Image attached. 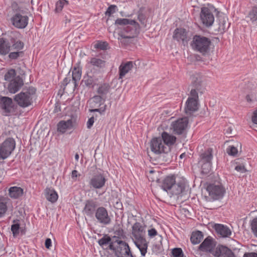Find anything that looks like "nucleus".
Wrapping results in <instances>:
<instances>
[{"mask_svg": "<svg viewBox=\"0 0 257 257\" xmlns=\"http://www.w3.org/2000/svg\"><path fill=\"white\" fill-rule=\"evenodd\" d=\"M10 201L8 197L0 196V217L4 216L7 210V204Z\"/></svg>", "mask_w": 257, "mask_h": 257, "instance_id": "4c0bfd02", "label": "nucleus"}, {"mask_svg": "<svg viewBox=\"0 0 257 257\" xmlns=\"http://www.w3.org/2000/svg\"><path fill=\"white\" fill-rule=\"evenodd\" d=\"M198 94H197V97L190 95L188 98L185 107V112L186 114L190 115L198 110Z\"/></svg>", "mask_w": 257, "mask_h": 257, "instance_id": "dca6fc26", "label": "nucleus"}, {"mask_svg": "<svg viewBox=\"0 0 257 257\" xmlns=\"http://www.w3.org/2000/svg\"><path fill=\"white\" fill-rule=\"evenodd\" d=\"M162 141L164 142V144L166 147H171L173 146L176 141V137L171 135L167 132H163L162 134Z\"/></svg>", "mask_w": 257, "mask_h": 257, "instance_id": "7c9ffc66", "label": "nucleus"}, {"mask_svg": "<svg viewBox=\"0 0 257 257\" xmlns=\"http://www.w3.org/2000/svg\"><path fill=\"white\" fill-rule=\"evenodd\" d=\"M73 123L72 119L66 121L61 120L57 124V130L59 132L64 133L67 130L70 129L73 127Z\"/></svg>", "mask_w": 257, "mask_h": 257, "instance_id": "2f4dec72", "label": "nucleus"}, {"mask_svg": "<svg viewBox=\"0 0 257 257\" xmlns=\"http://www.w3.org/2000/svg\"><path fill=\"white\" fill-rule=\"evenodd\" d=\"M227 153L229 155L235 156L237 154L238 150L236 147L230 146L227 149Z\"/></svg>", "mask_w": 257, "mask_h": 257, "instance_id": "3c124183", "label": "nucleus"}, {"mask_svg": "<svg viewBox=\"0 0 257 257\" xmlns=\"http://www.w3.org/2000/svg\"><path fill=\"white\" fill-rule=\"evenodd\" d=\"M235 170L241 173H244L246 172V169L243 165H237L235 167Z\"/></svg>", "mask_w": 257, "mask_h": 257, "instance_id": "4d7b16f0", "label": "nucleus"}, {"mask_svg": "<svg viewBox=\"0 0 257 257\" xmlns=\"http://www.w3.org/2000/svg\"><path fill=\"white\" fill-rule=\"evenodd\" d=\"M68 4V1L66 0H58L55 5V11L56 13H59L62 10L63 8Z\"/></svg>", "mask_w": 257, "mask_h": 257, "instance_id": "37998d69", "label": "nucleus"}, {"mask_svg": "<svg viewBox=\"0 0 257 257\" xmlns=\"http://www.w3.org/2000/svg\"><path fill=\"white\" fill-rule=\"evenodd\" d=\"M94 117L89 118L87 122V127L88 128H90L94 123Z\"/></svg>", "mask_w": 257, "mask_h": 257, "instance_id": "052dcab7", "label": "nucleus"}, {"mask_svg": "<svg viewBox=\"0 0 257 257\" xmlns=\"http://www.w3.org/2000/svg\"><path fill=\"white\" fill-rule=\"evenodd\" d=\"M216 9L211 6L209 7H202L200 13V19L202 24L206 27L211 26L214 22V17L213 12Z\"/></svg>", "mask_w": 257, "mask_h": 257, "instance_id": "9d476101", "label": "nucleus"}, {"mask_svg": "<svg viewBox=\"0 0 257 257\" xmlns=\"http://www.w3.org/2000/svg\"><path fill=\"white\" fill-rule=\"evenodd\" d=\"M218 25V31L220 33L224 32L229 27V26L227 23V19L224 17H219Z\"/></svg>", "mask_w": 257, "mask_h": 257, "instance_id": "ea45409f", "label": "nucleus"}, {"mask_svg": "<svg viewBox=\"0 0 257 257\" xmlns=\"http://www.w3.org/2000/svg\"><path fill=\"white\" fill-rule=\"evenodd\" d=\"M215 246L214 239L211 236H208L199 246V250L203 252H211Z\"/></svg>", "mask_w": 257, "mask_h": 257, "instance_id": "aec40b11", "label": "nucleus"}, {"mask_svg": "<svg viewBox=\"0 0 257 257\" xmlns=\"http://www.w3.org/2000/svg\"><path fill=\"white\" fill-rule=\"evenodd\" d=\"M0 108L5 115H8L13 111L14 104L11 98L2 96L0 98Z\"/></svg>", "mask_w": 257, "mask_h": 257, "instance_id": "2eb2a0df", "label": "nucleus"}, {"mask_svg": "<svg viewBox=\"0 0 257 257\" xmlns=\"http://www.w3.org/2000/svg\"><path fill=\"white\" fill-rule=\"evenodd\" d=\"M191 80L190 85V95L197 97V94L202 93L203 81L202 76L199 73H193L190 76Z\"/></svg>", "mask_w": 257, "mask_h": 257, "instance_id": "1a4fd4ad", "label": "nucleus"}, {"mask_svg": "<svg viewBox=\"0 0 257 257\" xmlns=\"http://www.w3.org/2000/svg\"><path fill=\"white\" fill-rule=\"evenodd\" d=\"M106 107V105H104V106H103L100 108L90 109V111L91 112H99L100 114H102L103 112H104V111H105Z\"/></svg>", "mask_w": 257, "mask_h": 257, "instance_id": "13d9d810", "label": "nucleus"}, {"mask_svg": "<svg viewBox=\"0 0 257 257\" xmlns=\"http://www.w3.org/2000/svg\"><path fill=\"white\" fill-rule=\"evenodd\" d=\"M157 234V231L155 228H151L148 230V235L150 237H153Z\"/></svg>", "mask_w": 257, "mask_h": 257, "instance_id": "bf43d9fd", "label": "nucleus"}, {"mask_svg": "<svg viewBox=\"0 0 257 257\" xmlns=\"http://www.w3.org/2000/svg\"><path fill=\"white\" fill-rule=\"evenodd\" d=\"M251 120L255 125L256 130L257 131V109L253 112L251 116Z\"/></svg>", "mask_w": 257, "mask_h": 257, "instance_id": "6e6d98bb", "label": "nucleus"}, {"mask_svg": "<svg viewBox=\"0 0 257 257\" xmlns=\"http://www.w3.org/2000/svg\"><path fill=\"white\" fill-rule=\"evenodd\" d=\"M16 148L15 140L12 138H7L0 144V163L8 158Z\"/></svg>", "mask_w": 257, "mask_h": 257, "instance_id": "6e6552de", "label": "nucleus"}, {"mask_svg": "<svg viewBox=\"0 0 257 257\" xmlns=\"http://www.w3.org/2000/svg\"><path fill=\"white\" fill-rule=\"evenodd\" d=\"M144 8H141L140 9L139 11L138 12V19L141 23V25L146 27L147 24V17L146 15L144 13Z\"/></svg>", "mask_w": 257, "mask_h": 257, "instance_id": "a19ab883", "label": "nucleus"}, {"mask_svg": "<svg viewBox=\"0 0 257 257\" xmlns=\"http://www.w3.org/2000/svg\"><path fill=\"white\" fill-rule=\"evenodd\" d=\"M78 176H79L80 174H78L77 171L73 170L72 172L71 177L73 180L76 181Z\"/></svg>", "mask_w": 257, "mask_h": 257, "instance_id": "e2e57ef3", "label": "nucleus"}, {"mask_svg": "<svg viewBox=\"0 0 257 257\" xmlns=\"http://www.w3.org/2000/svg\"><path fill=\"white\" fill-rule=\"evenodd\" d=\"M251 228L254 235L257 237V217L254 218L251 223Z\"/></svg>", "mask_w": 257, "mask_h": 257, "instance_id": "603ef678", "label": "nucleus"}, {"mask_svg": "<svg viewBox=\"0 0 257 257\" xmlns=\"http://www.w3.org/2000/svg\"><path fill=\"white\" fill-rule=\"evenodd\" d=\"M243 257H257V253L246 252L244 254Z\"/></svg>", "mask_w": 257, "mask_h": 257, "instance_id": "680f3d73", "label": "nucleus"}, {"mask_svg": "<svg viewBox=\"0 0 257 257\" xmlns=\"http://www.w3.org/2000/svg\"><path fill=\"white\" fill-rule=\"evenodd\" d=\"M92 99L95 103L99 104H100L102 101L104 102L106 100L105 98L100 95L94 96Z\"/></svg>", "mask_w": 257, "mask_h": 257, "instance_id": "5fc2aeb1", "label": "nucleus"}, {"mask_svg": "<svg viewBox=\"0 0 257 257\" xmlns=\"http://www.w3.org/2000/svg\"><path fill=\"white\" fill-rule=\"evenodd\" d=\"M173 38L178 42H182L184 45L188 41L187 32L183 28H176L174 31Z\"/></svg>", "mask_w": 257, "mask_h": 257, "instance_id": "4be33fe9", "label": "nucleus"}, {"mask_svg": "<svg viewBox=\"0 0 257 257\" xmlns=\"http://www.w3.org/2000/svg\"><path fill=\"white\" fill-rule=\"evenodd\" d=\"M188 124L187 117L179 118L173 121L171 125V128L173 130L175 135H183L186 133V128Z\"/></svg>", "mask_w": 257, "mask_h": 257, "instance_id": "f8f14e48", "label": "nucleus"}, {"mask_svg": "<svg viewBox=\"0 0 257 257\" xmlns=\"http://www.w3.org/2000/svg\"><path fill=\"white\" fill-rule=\"evenodd\" d=\"M116 8L117 7L115 5H111L107 8L105 12V15L106 16H110L111 14H113L115 12Z\"/></svg>", "mask_w": 257, "mask_h": 257, "instance_id": "864d4df0", "label": "nucleus"}, {"mask_svg": "<svg viewBox=\"0 0 257 257\" xmlns=\"http://www.w3.org/2000/svg\"><path fill=\"white\" fill-rule=\"evenodd\" d=\"M110 87L108 84L103 83L98 88L97 92L99 95L106 98V95L109 92Z\"/></svg>", "mask_w": 257, "mask_h": 257, "instance_id": "58836bf2", "label": "nucleus"}, {"mask_svg": "<svg viewBox=\"0 0 257 257\" xmlns=\"http://www.w3.org/2000/svg\"><path fill=\"white\" fill-rule=\"evenodd\" d=\"M44 193L47 200L51 203H55L58 199V196L57 192L51 188H46Z\"/></svg>", "mask_w": 257, "mask_h": 257, "instance_id": "473e14b6", "label": "nucleus"}, {"mask_svg": "<svg viewBox=\"0 0 257 257\" xmlns=\"http://www.w3.org/2000/svg\"><path fill=\"white\" fill-rule=\"evenodd\" d=\"M36 92L35 88L29 87L26 89H24L20 93L16 94L14 99L20 107H28L32 104Z\"/></svg>", "mask_w": 257, "mask_h": 257, "instance_id": "20e7f679", "label": "nucleus"}, {"mask_svg": "<svg viewBox=\"0 0 257 257\" xmlns=\"http://www.w3.org/2000/svg\"><path fill=\"white\" fill-rule=\"evenodd\" d=\"M187 186L186 180L183 178L176 179L173 175L166 176L162 181L161 188L172 195H179L185 191Z\"/></svg>", "mask_w": 257, "mask_h": 257, "instance_id": "f03ea898", "label": "nucleus"}, {"mask_svg": "<svg viewBox=\"0 0 257 257\" xmlns=\"http://www.w3.org/2000/svg\"><path fill=\"white\" fill-rule=\"evenodd\" d=\"M12 46L11 51L9 52L8 58L11 61H14L21 58L24 56L23 51L24 48V43L20 40H16L14 38L11 39Z\"/></svg>", "mask_w": 257, "mask_h": 257, "instance_id": "0eeeda50", "label": "nucleus"}, {"mask_svg": "<svg viewBox=\"0 0 257 257\" xmlns=\"http://www.w3.org/2000/svg\"><path fill=\"white\" fill-rule=\"evenodd\" d=\"M94 215L97 221L100 224L106 225L111 222V218L108 215L107 209L104 207H98Z\"/></svg>", "mask_w": 257, "mask_h": 257, "instance_id": "4468645a", "label": "nucleus"}, {"mask_svg": "<svg viewBox=\"0 0 257 257\" xmlns=\"http://www.w3.org/2000/svg\"><path fill=\"white\" fill-rule=\"evenodd\" d=\"M203 238V233L201 231L197 230L192 232L190 240L193 244H195L200 243Z\"/></svg>", "mask_w": 257, "mask_h": 257, "instance_id": "e433bc0d", "label": "nucleus"}, {"mask_svg": "<svg viewBox=\"0 0 257 257\" xmlns=\"http://www.w3.org/2000/svg\"><path fill=\"white\" fill-rule=\"evenodd\" d=\"M51 240L50 238H47L45 240V245L47 248H49L51 246Z\"/></svg>", "mask_w": 257, "mask_h": 257, "instance_id": "0e129e2a", "label": "nucleus"}, {"mask_svg": "<svg viewBox=\"0 0 257 257\" xmlns=\"http://www.w3.org/2000/svg\"><path fill=\"white\" fill-rule=\"evenodd\" d=\"M20 224L18 223H15L11 225V231L13 232V236L17 237L19 234Z\"/></svg>", "mask_w": 257, "mask_h": 257, "instance_id": "8fccbe9b", "label": "nucleus"}, {"mask_svg": "<svg viewBox=\"0 0 257 257\" xmlns=\"http://www.w3.org/2000/svg\"><path fill=\"white\" fill-rule=\"evenodd\" d=\"M133 240L136 246L141 251L142 255L145 256L147 253L148 246V242L145 237L134 239Z\"/></svg>", "mask_w": 257, "mask_h": 257, "instance_id": "cd10ccee", "label": "nucleus"}, {"mask_svg": "<svg viewBox=\"0 0 257 257\" xmlns=\"http://www.w3.org/2000/svg\"><path fill=\"white\" fill-rule=\"evenodd\" d=\"M108 44L106 42H98L94 45V48L102 50H106L108 48Z\"/></svg>", "mask_w": 257, "mask_h": 257, "instance_id": "09e8293b", "label": "nucleus"}, {"mask_svg": "<svg viewBox=\"0 0 257 257\" xmlns=\"http://www.w3.org/2000/svg\"><path fill=\"white\" fill-rule=\"evenodd\" d=\"M11 46L5 38H0V55L6 56L11 51Z\"/></svg>", "mask_w": 257, "mask_h": 257, "instance_id": "c756f323", "label": "nucleus"}, {"mask_svg": "<svg viewBox=\"0 0 257 257\" xmlns=\"http://www.w3.org/2000/svg\"><path fill=\"white\" fill-rule=\"evenodd\" d=\"M211 44V41L209 38L200 35H195L193 37L191 45L194 51L206 56L209 53Z\"/></svg>", "mask_w": 257, "mask_h": 257, "instance_id": "7ed1b4c3", "label": "nucleus"}, {"mask_svg": "<svg viewBox=\"0 0 257 257\" xmlns=\"http://www.w3.org/2000/svg\"><path fill=\"white\" fill-rule=\"evenodd\" d=\"M89 64L93 67L90 70V73H97L99 72L100 69L105 67L106 62L99 58L94 57L90 58Z\"/></svg>", "mask_w": 257, "mask_h": 257, "instance_id": "6ab92c4d", "label": "nucleus"}, {"mask_svg": "<svg viewBox=\"0 0 257 257\" xmlns=\"http://www.w3.org/2000/svg\"><path fill=\"white\" fill-rule=\"evenodd\" d=\"M90 73L92 75L87 74V76L84 77V82L86 86L93 87L98 81L99 78L95 76V73Z\"/></svg>", "mask_w": 257, "mask_h": 257, "instance_id": "72a5a7b5", "label": "nucleus"}, {"mask_svg": "<svg viewBox=\"0 0 257 257\" xmlns=\"http://www.w3.org/2000/svg\"><path fill=\"white\" fill-rule=\"evenodd\" d=\"M115 207L117 209H121L122 207V203L121 202L117 201L115 203Z\"/></svg>", "mask_w": 257, "mask_h": 257, "instance_id": "774afa93", "label": "nucleus"}, {"mask_svg": "<svg viewBox=\"0 0 257 257\" xmlns=\"http://www.w3.org/2000/svg\"><path fill=\"white\" fill-rule=\"evenodd\" d=\"M16 72L15 69L9 70L5 75V80L11 82L16 77Z\"/></svg>", "mask_w": 257, "mask_h": 257, "instance_id": "c03bdc74", "label": "nucleus"}, {"mask_svg": "<svg viewBox=\"0 0 257 257\" xmlns=\"http://www.w3.org/2000/svg\"><path fill=\"white\" fill-rule=\"evenodd\" d=\"M214 255L215 257H235L231 249L223 245H219L216 248Z\"/></svg>", "mask_w": 257, "mask_h": 257, "instance_id": "b1692460", "label": "nucleus"}, {"mask_svg": "<svg viewBox=\"0 0 257 257\" xmlns=\"http://www.w3.org/2000/svg\"><path fill=\"white\" fill-rule=\"evenodd\" d=\"M29 18L23 15L20 12H17L11 18L12 24L18 29H24L28 24Z\"/></svg>", "mask_w": 257, "mask_h": 257, "instance_id": "ddd939ff", "label": "nucleus"}, {"mask_svg": "<svg viewBox=\"0 0 257 257\" xmlns=\"http://www.w3.org/2000/svg\"><path fill=\"white\" fill-rule=\"evenodd\" d=\"M206 190L209 193V196L213 200H218L222 198L225 193L224 188L222 185L219 184H210L207 186Z\"/></svg>", "mask_w": 257, "mask_h": 257, "instance_id": "9b49d317", "label": "nucleus"}, {"mask_svg": "<svg viewBox=\"0 0 257 257\" xmlns=\"http://www.w3.org/2000/svg\"><path fill=\"white\" fill-rule=\"evenodd\" d=\"M172 257H185L180 248H175L172 251Z\"/></svg>", "mask_w": 257, "mask_h": 257, "instance_id": "de8ad7c7", "label": "nucleus"}, {"mask_svg": "<svg viewBox=\"0 0 257 257\" xmlns=\"http://www.w3.org/2000/svg\"><path fill=\"white\" fill-rule=\"evenodd\" d=\"M248 18L252 22L257 21V7H253L251 10L249 12L248 14Z\"/></svg>", "mask_w": 257, "mask_h": 257, "instance_id": "a18cd8bd", "label": "nucleus"}, {"mask_svg": "<svg viewBox=\"0 0 257 257\" xmlns=\"http://www.w3.org/2000/svg\"><path fill=\"white\" fill-rule=\"evenodd\" d=\"M97 202L93 199H88L85 201V206L83 209V213L86 216L92 217L97 211L98 207Z\"/></svg>", "mask_w": 257, "mask_h": 257, "instance_id": "f3484780", "label": "nucleus"}, {"mask_svg": "<svg viewBox=\"0 0 257 257\" xmlns=\"http://www.w3.org/2000/svg\"><path fill=\"white\" fill-rule=\"evenodd\" d=\"M82 74V68L79 64H77L73 69L72 72V82L74 84V88H76L78 86V82L80 80Z\"/></svg>", "mask_w": 257, "mask_h": 257, "instance_id": "bb28decb", "label": "nucleus"}, {"mask_svg": "<svg viewBox=\"0 0 257 257\" xmlns=\"http://www.w3.org/2000/svg\"><path fill=\"white\" fill-rule=\"evenodd\" d=\"M152 250L155 255H159L163 251V246L161 244H153Z\"/></svg>", "mask_w": 257, "mask_h": 257, "instance_id": "49530a36", "label": "nucleus"}, {"mask_svg": "<svg viewBox=\"0 0 257 257\" xmlns=\"http://www.w3.org/2000/svg\"><path fill=\"white\" fill-rule=\"evenodd\" d=\"M145 233L144 227L140 222H137L133 225L132 234L133 240L145 237Z\"/></svg>", "mask_w": 257, "mask_h": 257, "instance_id": "5701e85b", "label": "nucleus"}, {"mask_svg": "<svg viewBox=\"0 0 257 257\" xmlns=\"http://www.w3.org/2000/svg\"><path fill=\"white\" fill-rule=\"evenodd\" d=\"M9 194L12 198L17 199L22 196L23 189L19 187H11L9 189Z\"/></svg>", "mask_w": 257, "mask_h": 257, "instance_id": "c9c22d12", "label": "nucleus"}, {"mask_svg": "<svg viewBox=\"0 0 257 257\" xmlns=\"http://www.w3.org/2000/svg\"><path fill=\"white\" fill-rule=\"evenodd\" d=\"M212 158V149L208 148L204 152L200 154L199 163L211 162Z\"/></svg>", "mask_w": 257, "mask_h": 257, "instance_id": "f704fd0d", "label": "nucleus"}, {"mask_svg": "<svg viewBox=\"0 0 257 257\" xmlns=\"http://www.w3.org/2000/svg\"><path fill=\"white\" fill-rule=\"evenodd\" d=\"M114 25L123 26V28L118 33V40L123 45H128L132 42L133 38L140 33V26L135 20L118 18L115 21Z\"/></svg>", "mask_w": 257, "mask_h": 257, "instance_id": "f257e3e1", "label": "nucleus"}, {"mask_svg": "<svg viewBox=\"0 0 257 257\" xmlns=\"http://www.w3.org/2000/svg\"><path fill=\"white\" fill-rule=\"evenodd\" d=\"M106 179L101 174L94 175L90 180L89 184L90 187L99 189L103 188L105 184Z\"/></svg>", "mask_w": 257, "mask_h": 257, "instance_id": "a211bd4d", "label": "nucleus"}, {"mask_svg": "<svg viewBox=\"0 0 257 257\" xmlns=\"http://www.w3.org/2000/svg\"><path fill=\"white\" fill-rule=\"evenodd\" d=\"M23 85V79L20 76H17L13 80L10 82L8 85L9 91L11 93H15L19 90Z\"/></svg>", "mask_w": 257, "mask_h": 257, "instance_id": "412c9836", "label": "nucleus"}, {"mask_svg": "<svg viewBox=\"0 0 257 257\" xmlns=\"http://www.w3.org/2000/svg\"><path fill=\"white\" fill-rule=\"evenodd\" d=\"M12 8L13 10H16V12L15 13H16L17 12H20V8L18 6V4L17 3H13L12 4Z\"/></svg>", "mask_w": 257, "mask_h": 257, "instance_id": "69168bd1", "label": "nucleus"}, {"mask_svg": "<svg viewBox=\"0 0 257 257\" xmlns=\"http://www.w3.org/2000/svg\"><path fill=\"white\" fill-rule=\"evenodd\" d=\"M201 166V173L204 174H208L211 169V162L199 163Z\"/></svg>", "mask_w": 257, "mask_h": 257, "instance_id": "79ce46f5", "label": "nucleus"}, {"mask_svg": "<svg viewBox=\"0 0 257 257\" xmlns=\"http://www.w3.org/2000/svg\"><path fill=\"white\" fill-rule=\"evenodd\" d=\"M71 81V79H70V77H66L64 79L63 81V84L64 86H66L68 83H70V82Z\"/></svg>", "mask_w": 257, "mask_h": 257, "instance_id": "338daca9", "label": "nucleus"}, {"mask_svg": "<svg viewBox=\"0 0 257 257\" xmlns=\"http://www.w3.org/2000/svg\"><path fill=\"white\" fill-rule=\"evenodd\" d=\"M110 248L117 257H134L128 244L122 240L120 236H117L115 241Z\"/></svg>", "mask_w": 257, "mask_h": 257, "instance_id": "423d86ee", "label": "nucleus"}, {"mask_svg": "<svg viewBox=\"0 0 257 257\" xmlns=\"http://www.w3.org/2000/svg\"><path fill=\"white\" fill-rule=\"evenodd\" d=\"M116 237L117 236L115 235L109 236L108 234H104L102 238L98 240V243L102 247L107 246L106 249L110 250V245L113 244Z\"/></svg>", "mask_w": 257, "mask_h": 257, "instance_id": "393cba45", "label": "nucleus"}, {"mask_svg": "<svg viewBox=\"0 0 257 257\" xmlns=\"http://www.w3.org/2000/svg\"><path fill=\"white\" fill-rule=\"evenodd\" d=\"M133 67L134 63L132 61L121 63L118 68L119 79H122Z\"/></svg>", "mask_w": 257, "mask_h": 257, "instance_id": "a878e982", "label": "nucleus"}, {"mask_svg": "<svg viewBox=\"0 0 257 257\" xmlns=\"http://www.w3.org/2000/svg\"><path fill=\"white\" fill-rule=\"evenodd\" d=\"M214 229L216 232L223 237H227L231 234L230 229L226 226L221 224H215Z\"/></svg>", "mask_w": 257, "mask_h": 257, "instance_id": "c85d7f7f", "label": "nucleus"}, {"mask_svg": "<svg viewBox=\"0 0 257 257\" xmlns=\"http://www.w3.org/2000/svg\"><path fill=\"white\" fill-rule=\"evenodd\" d=\"M150 148L152 152L156 155H161L165 158V161H169L171 157L170 153L171 148L166 147L163 144L162 139L160 138H154L151 141Z\"/></svg>", "mask_w": 257, "mask_h": 257, "instance_id": "39448f33", "label": "nucleus"}]
</instances>
